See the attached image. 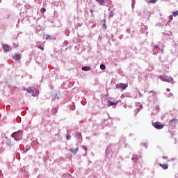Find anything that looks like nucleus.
<instances>
[{
	"label": "nucleus",
	"instance_id": "nucleus-1",
	"mask_svg": "<svg viewBox=\"0 0 178 178\" xmlns=\"http://www.w3.org/2000/svg\"><path fill=\"white\" fill-rule=\"evenodd\" d=\"M12 137L16 140V141H20L23 138V131H19L12 134Z\"/></svg>",
	"mask_w": 178,
	"mask_h": 178
},
{
	"label": "nucleus",
	"instance_id": "nucleus-2",
	"mask_svg": "<svg viewBox=\"0 0 178 178\" xmlns=\"http://www.w3.org/2000/svg\"><path fill=\"white\" fill-rule=\"evenodd\" d=\"M152 126H154L155 129H157V130H161L165 127V124H161L159 122H153Z\"/></svg>",
	"mask_w": 178,
	"mask_h": 178
},
{
	"label": "nucleus",
	"instance_id": "nucleus-3",
	"mask_svg": "<svg viewBox=\"0 0 178 178\" xmlns=\"http://www.w3.org/2000/svg\"><path fill=\"white\" fill-rule=\"evenodd\" d=\"M127 87H129V85L127 83L124 84L123 83H120L116 85V88H120V90H126Z\"/></svg>",
	"mask_w": 178,
	"mask_h": 178
},
{
	"label": "nucleus",
	"instance_id": "nucleus-4",
	"mask_svg": "<svg viewBox=\"0 0 178 178\" xmlns=\"http://www.w3.org/2000/svg\"><path fill=\"white\" fill-rule=\"evenodd\" d=\"M176 122H178V120L176 118L170 120L169 122V126H170V127H175V126H176Z\"/></svg>",
	"mask_w": 178,
	"mask_h": 178
},
{
	"label": "nucleus",
	"instance_id": "nucleus-5",
	"mask_svg": "<svg viewBox=\"0 0 178 178\" xmlns=\"http://www.w3.org/2000/svg\"><path fill=\"white\" fill-rule=\"evenodd\" d=\"M3 49H4V51H6V52H9V51H10V47L8 44H3Z\"/></svg>",
	"mask_w": 178,
	"mask_h": 178
},
{
	"label": "nucleus",
	"instance_id": "nucleus-6",
	"mask_svg": "<svg viewBox=\"0 0 178 178\" xmlns=\"http://www.w3.org/2000/svg\"><path fill=\"white\" fill-rule=\"evenodd\" d=\"M13 58L15 60H20V59H22V57L20 56V55L17 54H15L13 56Z\"/></svg>",
	"mask_w": 178,
	"mask_h": 178
},
{
	"label": "nucleus",
	"instance_id": "nucleus-7",
	"mask_svg": "<svg viewBox=\"0 0 178 178\" xmlns=\"http://www.w3.org/2000/svg\"><path fill=\"white\" fill-rule=\"evenodd\" d=\"M70 152H72V154H74L75 155V154H77V152H79L78 147H76L75 149H71Z\"/></svg>",
	"mask_w": 178,
	"mask_h": 178
},
{
	"label": "nucleus",
	"instance_id": "nucleus-8",
	"mask_svg": "<svg viewBox=\"0 0 178 178\" xmlns=\"http://www.w3.org/2000/svg\"><path fill=\"white\" fill-rule=\"evenodd\" d=\"M159 166H161L163 169H165V170L168 169V164L166 163H164V164L160 163Z\"/></svg>",
	"mask_w": 178,
	"mask_h": 178
},
{
	"label": "nucleus",
	"instance_id": "nucleus-9",
	"mask_svg": "<svg viewBox=\"0 0 178 178\" xmlns=\"http://www.w3.org/2000/svg\"><path fill=\"white\" fill-rule=\"evenodd\" d=\"M82 70L83 72H88V70H91V67H82Z\"/></svg>",
	"mask_w": 178,
	"mask_h": 178
},
{
	"label": "nucleus",
	"instance_id": "nucleus-10",
	"mask_svg": "<svg viewBox=\"0 0 178 178\" xmlns=\"http://www.w3.org/2000/svg\"><path fill=\"white\" fill-rule=\"evenodd\" d=\"M112 105H118V102H112L108 101V106H112Z\"/></svg>",
	"mask_w": 178,
	"mask_h": 178
},
{
	"label": "nucleus",
	"instance_id": "nucleus-11",
	"mask_svg": "<svg viewBox=\"0 0 178 178\" xmlns=\"http://www.w3.org/2000/svg\"><path fill=\"white\" fill-rule=\"evenodd\" d=\"M96 1L97 2L100 3V5H104V3H105V0H96Z\"/></svg>",
	"mask_w": 178,
	"mask_h": 178
},
{
	"label": "nucleus",
	"instance_id": "nucleus-12",
	"mask_svg": "<svg viewBox=\"0 0 178 178\" xmlns=\"http://www.w3.org/2000/svg\"><path fill=\"white\" fill-rule=\"evenodd\" d=\"M156 49H159L161 54H163V49L159 48L157 45L155 46Z\"/></svg>",
	"mask_w": 178,
	"mask_h": 178
},
{
	"label": "nucleus",
	"instance_id": "nucleus-13",
	"mask_svg": "<svg viewBox=\"0 0 178 178\" xmlns=\"http://www.w3.org/2000/svg\"><path fill=\"white\" fill-rule=\"evenodd\" d=\"M27 92H29V94H33V92H34V90H33V89L31 88H29L26 90Z\"/></svg>",
	"mask_w": 178,
	"mask_h": 178
},
{
	"label": "nucleus",
	"instance_id": "nucleus-14",
	"mask_svg": "<svg viewBox=\"0 0 178 178\" xmlns=\"http://www.w3.org/2000/svg\"><path fill=\"white\" fill-rule=\"evenodd\" d=\"M138 160V159L137 158V156H134L132 157V161H134V162H137Z\"/></svg>",
	"mask_w": 178,
	"mask_h": 178
},
{
	"label": "nucleus",
	"instance_id": "nucleus-15",
	"mask_svg": "<svg viewBox=\"0 0 178 178\" xmlns=\"http://www.w3.org/2000/svg\"><path fill=\"white\" fill-rule=\"evenodd\" d=\"M76 136H77L79 140H81L82 136H81V133H77Z\"/></svg>",
	"mask_w": 178,
	"mask_h": 178
},
{
	"label": "nucleus",
	"instance_id": "nucleus-16",
	"mask_svg": "<svg viewBox=\"0 0 178 178\" xmlns=\"http://www.w3.org/2000/svg\"><path fill=\"white\" fill-rule=\"evenodd\" d=\"M100 69H101L102 70H105V69H106L105 65L102 64V65H100Z\"/></svg>",
	"mask_w": 178,
	"mask_h": 178
},
{
	"label": "nucleus",
	"instance_id": "nucleus-17",
	"mask_svg": "<svg viewBox=\"0 0 178 178\" xmlns=\"http://www.w3.org/2000/svg\"><path fill=\"white\" fill-rule=\"evenodd\" d=\"M46 11H47V10L45 9V8H42L40 9L41 13H45Z\"/></svg>",
	"mask_w": 178,
	"mask_h": 178
},
{
	"label": "nucleus",
	"instance_id": "nucleus-18",
	"mask_svg": "<svg viewBox=\"0 0 178 178\" xmlns=\"http://www.w3.org/2000/svg\"><path fill=\"white\" fill-rule=\"evenodd\" d=\"M172 15H173L175 17H176V16H178V11H174V12L172 13Z\"/></svg>",
	"mask_w": 178,
	"mask_h": 178
},
{
	"label": "nucleus",
	"instance_id": "nucleus-19",
	"mask_svg": "<svg viewBox=\"0 0 178 178\" xmlns=\"http://www.w3.org/2000/svg\"><path fill=\"white\" fill-rule=\"evenodd\" d=\"M102 23L104 24V27H106V24H105L106 23V19L102 20Z\"/></svg>",
	"mask_w": 178,
	"mask_h": 178
},
{
	"label": "nucleus",
	"instance_id": "nucleus-20",
	"mask_svg": "<svg viewBox=\"0 0 178 178\" xmlns=\"http://www.w3.org/2000/svg\"><path fill=\"white\" fill-rule=\"evenodd\" d=\"M160 79H161V80H164V81H166V76H161Z\"/></svg>",
	"mask_w": 178,
	"mask_h": 178
},
{
	"label": "nucleus",
	"instance_id": "nucleus-21",
	"mask_svg": "<svg viewBox=\"0 0 178 178\" xmlns=\"http://www.w3.org/2000/svg\"><path fill=\"white\" fill-rule=\"evenodd\" d=\"M156 0H149V3H156Z\"/></svg>",
	"mask_w": 178,
	"mask_h": 178
},
{
	"label": "nucleus",
	"instance_id": "nucleus-22",
	"mask_svg": "<svg viewBox=\"0 0 178 178\" xmlns=\"http://www.w3.org/2000/svg\"><path fill=\"white\" fill-rule=\"evenodd\" d=\"M72 136H70V135H67L66 136V138L67 140H69L70 138H71Z\"/></svg>",
	"mask_w": 178,
	"mask_h": 178
},
{
	"label": "nucleus",
	"instance_id": "nucleus-23",
	"mask_svg": "<svg viewBox=\"0 0 178 178\" xmlns=\"http://www.w3.org/2000/svg\"><path fill=\"white\" fill-rule=\"evenodd\" d=\"M38 48H40V49H41L42 51H44V47H42L41 46H39Z\"/></svg>",
	"mask_w": 178,
	"mask_h": 178
},
{
	"label": "nucleus",
	"instance_id": "nucleus-24",
	"mask_svg": "<svg viewBox=\"0 0 178 178\" xmlns=\"http://www.w3.org/2000/svg\"><path fill=\"white\" fill-rule=\"evenodd\" d=\"M170 21L173 20V16H172V15L170 16Z\"/></svg>",
	"mask_w": 178,
	"mask_h": 178
},
{
	"label": "nucleus",
	"instance_id": "nucleus-25",
	"mask_svg": "<svg viewBox=\"0 0 178 178\" xmlns=\"http://www.w3.org/2000/svg\"><path fill=\"white\" fill-rule=\"evenodd\" d=\"M156 111H159V106H157L156 107Z\"/></svg>",
	"mask_w": 178,
	"mask_h": 178
},
{
	"label": "nucleus",
	"instance_id": "nucleus-26",
	"mask_svg": "<svg viewBox=\"0 0 178 178\" xmlns=\"http://www.w3.org/2000/svg\"><path fill=\"white\" fill-rule=\"evenodd\" d=\"M141 108H143V105H140V108L138 109V112H140V109H141Z\"/></svg>",
	"mask_w": 178,
	"mask_h": 178
},
{
	"label": "nucleus",
	"instance_id": "nucleus-27",
	"mask_svg": "<svg viewBox=\"0 0 178 178\" xmlns=\"http://www.w3.org/2000/svg\"><path fill=\"white\" fill-rule=\"evenodd\" d=\"M168 97H173V94H172V93H169Z\"/></svg>",
	"mask_w": 178,
	"mask_h": 178
},
{
	"label": "nucleus",
	"instance_id": "nucleus-28",
	"mask_svg": "<svg viewBox=\"0 0 178 178\" xmlns=\"http://www.w3.org/2000/svg\"><path fill=\"white\" fill-rule=\"evenodd\" d=\"M48 38H51V36L48 35L46 38V40H48Z\"/></svg>",
	"mask_w": 178,
	"mask_h": 178
},
{
	"label": "nucleus",
	"instance_id": "nucleus-29",
	"mask_svg": "<svg viewBox=\"0 0 178 178\" xmlns=\"http://www.w3.org/2000/svg\"><path fill=\"white\" fill-rule=\"evenodd\" d=\"M90 13L92 14L94 13V11L92 10V9H90Z\"/></svg>",
	"mask_w": 178,
	"mask_h": 178
},
{
	"label": "nucleus",
	"instance_id": "nucleus-30",
	"mask_svg": "<svg viewBox=\"0 0 178 178\" xmlns=\"http://www.w3.org/2000/svg\"><path fill=\"white\" fill-rule=\"evenodd\" d=\"M169 91H170V89L167 88V92H169Z\"/></svg>",
	"mask_w": 178,
	"mask_h": 178
},
{
	"label": "nucleus",
	"instance_id": "nucleus-31",
	"mask_svg": "<svg viewBox=\"0 0 178 178\" xmlns=\"http://www.w3.org/2000/svg\"><path fill=\"white\" fill-rule=\"evenodd\" d=\"M1 175H2V171L0 170V176H1Z\"/></svg>",
	"mask_w": 178,
	"mask_h": 178
},
{
	"label": "nucleus",
	"instance_id": "nucleus-32",
	"mask_svg": "<svg viewBox=\"0 0 178 178\" xmlns=\"http://www.w3.org/2000/svg\"><path fill=\"white\" fill-rule=\"evenodd\" d=\"M110 16H113L112 14H110Z\"/></svg>",
	"mask_w": 178,
	"mask_h": 178
},
{
	"label": "nucleus",
	"instance_id": "nucleus-33",
	"mask_svg": "<svg viewBox=\"0 0 178 178\" xmlns=\"http://www.w3.org/2000/svg\"><path fill=\"white\" fill-rule=\"evenodd\" d=\"M110 16H113L112 14H110Z\"/></svg>",
	"mask_w": 178,
	"mask_h": 178
}]
</instances>
